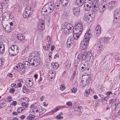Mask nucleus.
<instances>
[{"mask_svg":"<svg viewBox=\"0 0 120 120\" xmlns=\"http://www.w3.org/2000/svg\"><path fill=\"white\" fill-rule=\"evenodd\" d=\"M108 98H109L108 96L106 97H104V98L102 100V101H107V100Z\"/></svg>","mask_w":120,"mask_h":120,"instance_id":"58","label":"nucleus"},{"mask_svg":"<svg viewBox=\"0 0 120 120\" xmlns=\"http://www.w3.org/2000/svg\"><path fill=\"white\" fill-rule=\"evenodd\" d=\"M6 14H4L3 15L2 17V25H4L5 23V22L6 21H8V19H9V16L10 15L9 14H7V15H6Z\"/></svg>","mask_w":120,"mask_h":120,"instance_id":"14","label":"nucleus"},{"mask_svg":"<svg viewBox=\"0 0 120 120\" xmlns=\"http://www.w3.org/2000/svg\"><path fill=\"white\" fill-rule=\"evenodd\" d=\"M97 0H94L93 1V5L84 3V7L86 11H89L92 8L93 9V10L95 11L98 10V3Z\"/></svg>","mask_w":120,"mask_h":120,"instance_id":"3","label":"nucleus"},{"mask_svg":"<svg viewBox=\"0 0 120 120\" xmlns=\"http://www.w3.org/2000/svg\"><path fill=\"white\" fill-rule=\"evenodd\" d=\"M34 117H33L32 115H29L27 117L28 120H32L34 119Z\"/></svg>","mask_w":120,"mask_h":120,"instance_id":"43","label":"nucleus"},{"mask_svg":"<svg viewBox=\"0 0 120 120\" xmlns=\"http://www.w3.org/2000/svg\"><path fill=\"white\" fill-rule=\"evenodd\" d=\"M21 109L20 107L18 108L17 109L18 112L19 113H21L22 111V110Z\"/></svg>","mask_w":120,"mask_h":120,"instance_id":"61","label":"nucleus"},{"mask_svg":"<svg viewBox=\"0 0 120 120\" xmlns=\"http://www.w3.org/2000/svg\"><path fill=\"white\" fill-rule=\"evenodd\" d=\"M90 30L89 29L87 31L85 35L83 41H86L87 42H88L90 38L92 37V34L91 33Z\"/></svg>","mask_w":120,"mask_h":120,"instance_id":"10","label":"nucleus"},{"mask_svg":"<svg viewBox=\"0 0 120 120\" xmlns=\"http://www.w3.org/2000/svg\"><path fill=\"white\" fill-rule=\"evenodd\" d=\"M34 55H35V58H40L39 56H40V54H39V52H34Z\"/></svg>","mask_w":120,"mask_h":120,"instance_id":"40","label":"nucleus"},{"mask_svg":"<svg viewBox=\"0 0 120 120\" xmlns=\"http://www.w3.org/2000/svg\"><path fill=\"white\" fill-rule=\"evenodd\" d=\"M31 58V59H34L35 58V55L34 53L30 54V56L29 57V58L28 59H29L30 58Z\"/></svg>","mask_w":120,"mask_h":120,"instance_id":"46","label":"nucleus"},{"mask_svg":"<svg viewBox=\"0 0 120 120\" xmlns=\"http://www.w3.org/2000/svg\"><path fill=\"white\" fill-rule=\"evenodd\" d=\"M37 109L35 111L34 110H32V112H34V116L37 117L39 116L41 114L40 112L41 111V110H40V109H41V107L40 106H38L37 107Z\"/></svg>","mask_w":120,"mask_h":120,"instance_id":"11","label":"nucleus"},{"mask_svg":"<svg viewBox=\"0 0 120 120\" xmlns=\"http://www.w3.org/2000/svg\"><path fill=\"white\" fill-rule=\"evenodd\" d=\"M22 66L26 69H29L30 67V64L29 62L27 61H24L22 64Z\"/></svg>","mask_w":120,"mask_h":120,"instance_id":"20","label":"nucleus"},{"mask_svg":"<svg viewBox=\"0 0 120 120\" xmlns=\"http://www.w3.org/2000/svg\"><path fill=\"white\" fill-rule=\"evenodd\" d=\"M56 75V72L54 70H50L48 73V76L51 79L55 78Z\"/></svg>","mask_w":120,"mask_h":120,"instance_id":"17","label":"nucleus"},{"mask_svg":"<svg viewBox=\"0 0 120 120\" xmlns=\"http://www.w3.org/2000/svg\"><path fill=\"white\" fill-rule=\"evenodd\" d=\"M114 106H115V112L117 114L119 113L120 111V103L117 104L116 106V103L114 104Z\"/></svg>","mask_w":120,"mask_h":120,"instance_id":"21","label":"nucleus"},{"mask_svg":"<svg viewBox=\"0 0 120 120\" xmlns=\"http://www.w3.org/2000/svg\"><path fill=\"white\" fill-rule=\"evenodd\" d=\"M69 64H68L66 65V67H67V69H68L70 68V66L71 65V62H69Z\"/></svg>","mask_w":120,"mask_h":120,"instance_id":"52","label":"nucleus"},{"mask_svg":"<svg viewBox=\"0 0 120 120\" xmlns=\"http://www.w3.org/2000/svg\"><path fill=\"white\" fill-rule=\"evenodd\" d=\"M26 85L28 87H31L33 85L34 81L32 78H28L26 80Z\"/></svg>","mask_w":120,"mask_h":120,"instance_id":"12","label":"nucleus"},{"mask_svg":"<svg viewBox=\"0 0 120 120\" xmlns=\"http://www.w3.org/2000/svg\"><path fill=\"white\" fill-rule=\"evenodd\" d=\"M26 116L25 115H22L20 117V118L21 119H23Z\"/></svg>","mask_w":120,"mask_h":120,"instance_id":"64","label":"nucleus"},{"mask_svg":"<svg viewBox=\"0 0 120 120\" xmlns=\"http://www.w3.org/2000/svg\"><path fill=\"white\" fill-rule=\"evenodd\" d=\"M77 90L76 88H74L72 90V92L74 93H75L76 92Z\"/></svg>","mask_w":120,"mask_h":120,"instance_id":"60","label":"nucleus"},{"mask_svg":"<svg viewBox=\"0 0 120 120\" xmlns=\"http://www.w3.org/2000/svg\"><path fill=\"white\" fill-rule=\"evenodd\" d=\"M59 67V65L56 62H55V65L54 67H53V68L54 69H56Z\"/></svg>","mask_w":120,"mask_h":120,"instance_id":"51","label":"nucleus"},{"mask_svg":"<svg viewBox=\"0 0 120 120\" xmlns=\"http://www.w3.org/2000/svg\"><path fill=\"white\" fill-rule=\"evenodd\" d=\"M88 43L85 41H81V44L80 45V48L81 49L83 50H86L87 48V44Z\"/></svg>","mask_w":120,"mask_h":120,"instance_id":"15","label":"nucleus"},{"mask_svg":"<svg viewBox=\"0 0 120 120\" xmlns=\"http://www.w3.org/2000/svg\"><path fill=\"white\" fill-rule=\"evenodd\" d=\"M108 38L105 37H102L100 41L98 42L97 46L98 47V50L99 52L102 51L105 47L106 44L108 41Z\"/></svg>","mask_w":120,"mask_h":120,"instance_id":"2","label":"nucleus"},{"mask_svg":"<svg viewBox=\"0 0 120 120\" xmlns=\"http://www.w3.org/2000/svg\"><path fill=\"white\" fill-rule=\"evenodd\" d=\"M107 6V4H105V5H103L102 7H100L99 8V10L101 12H103L105 11L106 9V7Z\"/></svg>","mask_w":120,"mask_h":120,"instance_id":"25","label":"nucleus"},{"mask_svg":"<svg viewBox=\"0 0 120 120\" xmlns=\"http://www.w3.org/2000/svg\"><path fill=\"white\" fill-rule=\"evenodd\" d=\"M19 50L17 46L12 45L9 49V53L11 56H13L18 53Z\"/></svg>","mask_w":120,"mask_h":120,"instance_id":"7","label":"nucleus"},{"mask_svg":"<svg viewBox=\"0 0 120 120\" xmlns=\"http://www.w3.org/2000/svg\"><path fill=\"white\" fill-rule=\"evenodd\" d=\"M19 68H20L19 69V70L20 72L21 73H24L25 72V68L22 65L21 66L20 65V66H19Z\"/></svg>","mask_w":120,"mask_h":120,"instance_id":"29","label":"nucleus"},{"mask_svg":"<svg viewBox=\"0 0 120 120\" xmlns=\"http://www.w3.org/2000/svg\"><path fill=\"white\" fill-rule=\"evenodd\" d=\"M84 2L83 0H76L75 3L77 5L81 6L83 5Z\"/></svg>","mask_w":120,"mask_h":120,"instance_id":"22","label":"nucleus"},{"mask_svg":"<svg viewBox=\"0 0 120 120\" xmlns=\"http://www.w3.org/2000/svg\"><path fill=\"white\" fill-rule=\"evenodd\" d=\"M54 4L52 3L49 2L45 5L41 9V12L44 15H48L51 13L54 9Z\"/></svg>","mask_w":120,"mask_h":120,"instance_id":"1","label":"nucleus"},{"mask_svg":"<svg viewBox=\"0 0 120 120\" xmlns=\"http://www.w3.org/2000/svg\"><path fill=\"white\" fill-rule=\"evenodd\" d=\"M74 27L76 28V30L78 31V28H83V26L82 24L80 23H78L75 24Z\"/></svg>","mask_w":120,"mask_h":120,"instance_id":"27","label":"nucleus"},{"mask_svg":"<svg viewBox=\"0 0 120 120\" xmlns=\"http://www.w3.org/2000/svg\"><path fill=\"white\" fill-rule=\"evenodd\" d=\"M65 107V106H57L53 108L50 112V113H51L52 114H54V113L59 110L61 108H64Z\"/></svg>","mask_w":120,"mask_h":120,"instance_id":"16","label":"nucleus"},{"mask_svg":"<svg viewBox=\"0 0 120 120\" xmlns=\"http://www.w3.org/2000/svg\"><path fill=\"white\" fill-rule=\"evenodd\" d=\"M74 27L72 24H68L66 26L67 28L64 29V32L66 34H69L70 33L73 32Z\"/></svg>","mask_w":120,"mask_h":120,"instance_id":"9","label":"nucleus"},{"mask_svg":"<svg viewBox=\"0 0 120 120\" xmlns=\"http://www.w3.org/2000/svg\"><path fill=\"white\" fill-rule=\"evenodd\" d=\"M40 109V110H41V111L40 112H42V113H45L46 111V110L45 109H42V108L41 109Z\"/></svg>","mask_w":120,"mask_h":120,"instance_id":"53","label":"nucleus"},{"mask_svg":"<svg viewBox=\"0 0 120 120\" xmlns=\"http://www.w3.org/2000/svg\"><path fill=\"white\" fill-rule=\"evenodd\" d=\"M75 109H77V111L79 113H82V109L79 107H75Z\"/></svg>","mask_w":120,"mask_h":120,"instance_id":"39","label":"nucleus"},{"mask_svg":"<svg viewBox=\"0 0 120 120\" xmlns=\"http://www.w3.org/2000/svg\"><path fill=\"white\" fill-rule=\"evenodd\" d=\"M73 41L71 40V39L69 38L67 40V46L68 47H70L72 45Z\"/></svg>","mask_w":120,"mask_h":120,"instance_id":"23","label":"nucleus"},{"mask_svg":"<svg viewBox=\"0 0 120 120\" xmlns=\"http://www.w3.org/2000/svg\"><path fill=\"white\" fill-rule=\"evenodd\" d=\"M2 25L4 30L7 32H9L12 31V29L9 24H6L5 23L4 24Z\"/></svg>","mask_w":120,"mask_h":120,"instance_id":"13","label":"nucleus"},{"mask_svg":"<svg viewBox=\"0 0 120 120\" xmlns=\"http://www.w3.org/2000/svg\"><path fill=\"white\" fill-rule=\"evenodd\" d=\"M115 58L117 60L120 59V54H116L115 56Z\"/></svg>","mask_w":120,"mask_h":120,"instance_id":"42","label":"nucleus"},{"mask_svg":"<svg viewBox=\"0 0 120 120\" xmlns=\"http://www.w3.org/2000/svg\"><path fill=\"white\" fill-rule=\"evenodd\" d=\"M82 78L80 79V80L81 84L82 85L83 87H85L87 86L90 83L89 79L90 77L88 75H82Z\"/></svg>","mask_w":120,"mask_h":120,"instance_id":"5","label":"nucleus"},{"mask_svg":"<svg viewBox=\"0 0 120 120\" xmlns=\"http://www.w3.org/2000/svg\"><path fill=\"white\" fill-rule=\"evenodd\" d=\"M21 105L22 106H25L26 108H28V106L29 105L28 104H26L25 102H22L21 104Z\"/></svg>","mask_w":120,"mask_h":120,"instance_id":"48","label":"nucleus"},{"mask_svg":"<svg viewBox=\"0 0 120 120\" xmlns=\"http://www.w3.org/2000/svg\"><path fill=\"white\" fill-rule=\"evenodd\" d=\"M28 61L30 65L34 67H36L39 64H41L42 62L41 59L40 58H30L28 59Z\"/></svg>","mask_w":120,"mask_h":120,"instance_id":"4","label":"nucleus"},{"mask_svg":"<svg viewBox=\"0 0 120 120\" xmlns=\"http://www.w3.org/2000/svg\"><path fill=\"white\" fill-rule=\"evenodd\" d=\"M15 90L13 88H11L9 90L10 92L11 93H13L15 91Z\"/></svg>","mask_w":120,"mask_h":120,"instance_id":"57","label":"nucleus"},{"mask_svg":"<svg viewBox=\"0 0 120 120\" xmlns=\"http://www.w3.org/2000/svg\"><path fill=\"white\" fill-rule=\"evenodd\" d=\"M65 88L64 85V84H62L60 87V90L61 91H63L64 90Z\"/></svg>","mask_w":120,"mask_h":120,"instance_id":"41","label":"nucleus"},{"mask_svg":"<svg viewBox=\"0 0 120 120\" xmlns=\"http://www.w3.org/2000/svg\"><path fill=\"white\" fill-rule=\"evenodd\" d=\"M45 28V26L42 25L41 26H38V30L40 31H41L43 30Z\"/></svg>","mask_w":120,"mask_h":120,"instance_id":"33","label":"nucleus"},{"mask_svg":"<svg viewBox=\"0 0 120 120\" xmlns=\"http://www.w3.org/2000/svg\"><path fill=\"white\" fill-rule=\"evenodd\" d=\"M47 38L48 43H49V44H51L52 43L51 40V39L50 37L49 36H48L47 37Z\"/></svg>","mask_w":120,"mask_h":120,"instance_id":"44","label":"nucleus"},{"mask_svg":"<svg viewBox=\"0 0 120 120\" xmlns=\"http://www.w3.org/2000/svg\"><path fill=\"white\" fill-rule=\"evenodd\" d=\"M20 65H21V66H22V64L21 63H19L18 64V65L16 66V68L18 69H19L20 68H19V66H20Z\"/></svg>","mask_w":120,"mask_h":120,"instance_id":"59","label":"nucleus"},{"mask_svg":"<svg viewBox=\"0 0 120 120\" xmlns=\"http://www.w3.org/2000/svg\"><path fill=\"white\" fill-rule=\"evenodd\" d=\"M101 32V30H98V31H95V35L96 37H98L99 36Z\"/></svg>","mask_w":120,"mask_h":120,"instance_id":"38","label":"nucleus"},{"mask_svg":"<svg viewBox=\"0 0 120 120\" xmlns=\"http://www.w3.org/2000/svg\"><path fill=\"white\" fill-rule=\"evenodd\" d=\"M78 31L76 30V28L74 29L73 31V37L75 40L77 39L79 37L80 34H81L83 30V28H78Z\"/></svg>","mask_w":120,"mask_h":120,"instance_id":"8","label":"nucleus"},{"mask_svg":"<svg viewBox=\"0 0 120 120\" xmlns=\"http://www.w3.org/2000/svg\"><path fill=\"white\" fill-rule=\"evenodd\" d=\"M114 4H113V3H112L111 2L109 3L108 5L109 8V9H112L114 6Z\"/></svg>","mask_w":120,"mask_h":120,"instance_id":"37","label":"nucleus"},{"mask_svg":"<svg viewBox=\"0 0 120 120\" xmlns=\"http://www.w3.org/2000/svg\"><path fill=\"white\" fill-rule=\"evenodd\" d=\"M84 3H86L88 4H92L93 5V2H92V1H88V2H84Z\"/></svg>","mask_w":120,"mask_h":120,"instance_id":"55","label":"nucleus"},{"mask_svg":"<svg viewBox=\"0 0 120 120\" xmlns=\"http://www.w3.org/2000/svg\"><path fill=\"white\" fill-rule=\"evenodd\" d=\"M81 56V58L82 60H84L85 59V56H84V55L82 54H80Z\"/></svg>","mask_w":120,"mask_h":120,"instance_id":"63","label":"nucleus"},{"mask_svg":"<svg viewBox=\"0 0 120 120\" xmlns=\"http://www.w3.org/2000/svg\"><path fill=\"white\" fill-rule=\"evenodd\" d=\"M11 86L13 88H15L16 87V84L15 83H12L11 85Z\"/></svg>","mask_w":120,"mask_h":120,"instance_id":"62","label":"nucleus"},{"mask_svg":"<svg viewBox=\"0 0 120 120\" xmlns=\"http://www.w3.org/2000/svg\"><path fill=\"white\" fill-rule=\"evenodd\" d=\"M91 14H89V16H90V17H88V16H86V15H85L84 16V17L83 18L84 19L85 21L87 20L88 19V20L89 21H91V20H90V18H92L91 17Z\"/></svg>","mask_w":120,"mask_h":120,"instance_id":"30","label":"nucleus"},{"mask_svg":"<svg viewBox=\"0 0 120 120\" xmlns=\"http://www.w3.org/2000/svg\"><path fill=\"white\" fill-rule=\"evenodd\" d=\"M33 12V8L29 7H27L25 9V12L22 14L23 17L25 18L30 17Z\"/></svg>","mask_w":120,"mask_h":120,"instance_id":"6","label":"nucleus"},{"mask_svg":"<svg viewBox=\"0 0 120 120\" xmlns=\"http://www.w3.org/2000/svg\"><path fill=\"white\" fill-rule=\"evenodd\" d=\"M101 27H100V25H98L96 27L95 29V31L97 30L98 31V30H101Z\"/></svg>","mask_w":120,"mask_h":120,"instance_id":"45","label":"nucleus"},{"mask_svg":"<svg viewBox=\"0 0 120 120\" xmlns=\"http://www.w3.org/2000/svg\"><path fill=\"white\" fill-rule=\"evenodd\" d=\"M82 54L83 55H84V56H85V58L87 57L88 54L87 52L85 51L83 52Z\"/></svg>","mask_w":120,"mask_h":120,"instance_id":"50","label":"nucleus"},{"mask_svg":"<svg viewBox=\"0 0 120 120\" xmlns=\"http://www.w3.org/2000/svg\"><path fill=\"white\" fill-rule=\"evenodd\" d=\"M69 0H63L61 2L62 6L63 7H66L67 5Z\"/></svg>","mask_w":120,"mask_h":120,"instance_id":"26","label":"nucleus"},{"mask_svg":"<svg viewBox=\"0 0 120 120\" xmlns=\"http://www.w3.org/2000/svg\"><path fill=\"white\" fill-rule=\"evenodd\" d=\"M90 71V69H89V68H86L84 70H83V71L82 72L83 73H84L85 74H86V75H88V74L89 73Z\"/></svg>","mask_w":120,"mask_h":120,"instance_id":"28","label":"nucleus"},{"mask_svg":"<svg viewBox=\"0 0 120 120\" xmlns=\"http://www.w3.org/2000/svg\"><path fill=\"white\" fill-rule=\"evenodd\" d=\"M5 50V47L4 44L1 42H0V54L3 53Z\"/></svg>","mask_w":120,"mask_h":120,"instance_id":"19","label":"nucleus"},{"mask_svg":"<svg viewBox=\"0 0 120 120\" xmlns=\"http://www.w3.org/2000/svg\"><path fill=\"white\" fill-rule=\"evenodd\" d=\"M80 9L79 8H76L74 9L73 12L74 15H76L79 14L80 12Z\"/></svg>","mask_w":120,"mask_h":120,"instance_id":"24","label":"nucleus"},{"mask_svg":"<svg viewBox=\"0 0 120 120\" xmlns=\"http://www.w3.org/2000/svg\"><path fill=\"white\" fill-rule=\"evenodd\" d=\"M90 91L89 90H86L85 91V94L84 95H85L86 97L88 96V95L89 93H90Z\"/></svg>","mask_w":120,"mask_h":120,"instance_id":"47","label":"nucleus"},{"mask_svg":"<svg viewBox=\"0 0 120 120\" xmlns=\"http://www.w3.org/2000/svg\"><path fill=\"white\" fill-rule=\"evenodd\" d=\"M66 104L69 106H71L72 105V104L71 102L68 101L66 103Z\"/></svg>","mask_w":120,"mask_h":120,"instance_id":"54","label":"nucleus"},{"mask_svg":"<svg viewBox=\"0 0 120 120\" xmlns=\"http://www.w3.org/2000/svg\"><path fill=\"white\" fill-rule=\"evenodd\" d=\"M22 90L23 92L26 94H28L30 92L29 90L26 89V87L24 86H23Z\"/></svg>","mask_w":120,"mask_h":120,"instance_id":"31","label":"nucleus"},{"mask_svg":"<svg viewBox=\"0 0 120 120\" xmlns=\"http://www.w3.org/2000/svg\"><path fill=\"white\" fill-rule=\"evenodd\" d=\"M44 22L43 20L42 19H41L39 20L38 23V26H41L42 25H44Z\"/></svg>","mask_w":120,"mask_h":120,"instance_id":"35","label":"nucleus"},{"mask_svg":"<svg viewBox=\"0 0 120 120\" xmlns=\"http://www.w3.org/2000/svg\"><path fill=\"white\" fill-rule=\"evenodd\" d=\"M17 37L18 39L22 42H24L26 41V39L24 36L22 34H19L17 35Z\"/></svg>","mask_w":120,"mask_h":120,"instance_id":"18","label":"nucleus"},{"mask_svg":"<svg viewBox=\"0 0 120 120\" xmlns=\"http://www.w3.org/2000/svg\"><path fill=\"white\" fill-rule=\"evenodd\" d=\"M120 14V11L118 10H116L114 12V17L116 16L119 17Z\"/></svg>","mask_w":120,"mask_h":120,"instance_id":"34","label":"nucleus"},{"mask_svg":"<svg viewBox=\"0 0 120 120\" xmlns=\"http://www.w3.org/2000/svg\"><path fill=\"white\" fill-rule=\"evenodd\" d=\"M63 118V117L60 116V114H58V115H57L56 117V119L59 120L62 119Z\"/></svg>","mask_w":120,"mask_h":120,"instance_id":"49","label":"nucleus"},{"mask_svg":"<svg viewBox=\"0 0 120 120\" xmlns=\"http://www.w3.org/2000/svg\"><path fill=\"white\" fill-rule=\"evenodd\" d=\"M48 43H47V44ZM51 44H49V43H48V44H47L46 46H44L43 47V48L44 50H48L49 49L50 47V46Z\"/></svg>","mask_w":120,"mask_h":120,"instance_id":"32","label":"nucleus"},{"mask_svg":"<svg viewBox=\"0 0 120 120\" xmlns=\"http://www.w3.org/2000/svg\"><path fill=\"white\" fill-rule=\"evenodd\" d=\"M81 58V56L80 54H79V55H78L77 57V58L79 59V61L82 60V59Z\"/></svg>","mask_w":120,"mask_h":120,"instance_id":"56","label":"nucleus"},{"mask_svg":"<svg viewBox=\"0 0 120 120\" xmlns=\"http://www.w3.org/2000/svg\"><path fill=\"white\" fill-rule=\"evenodd\" d=\"M14 8L15 11H18L19 10V5L16 4L14 6Z\"/></svg>","mask_w":120,"mask_h":120,"instance_id":"36","label":"nucleus"}]
</instances>
